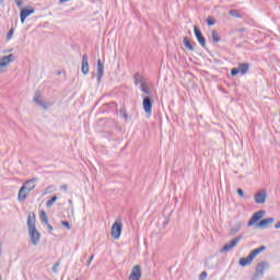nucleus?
Segmentation results:
<instances>
[{"label":"nucleus","instance_id":"obj_1","mask_svg":"<svg viewBox=\"0 0 280 280\" xmlns=\"http://www.w3.org/2000/svg\"><path fill=\"white\" fill-rule=\"evenodd\" d=\"M26 224L32 245L38 246V244H40V232L36 229V214L34 212L28 213Z\"/></svg>","mask_w":280,"mask_h":280},{"label":"nucleus","instance_id":"obj_2","mask_svg":"<svg viewBox=\"0 0 280 280\" xmlns=\"http://www.w3.org/2000/svg\"><path fill=\"white\" fill-rule=\"evenodd\" d=\"M264 250H266V246H260L254 250H252L249 253V255L247 257H243L240 259V266H249V264H253V259H255V257H257V255H259V253H264Z\"/></svg>","mask_w":280,"mask_h":280},{"label":"nucleus","instance_id":"obj_3","mask_svg":"<svg viewBox=\"0 0 280 280\" xmlns=\"http://www.w3.org/2000/svg\"><path fill=\"white\" fill-rule=\"evenodd\" d=\"M15 59H16V58L14 57L13 54H10V55H8V56H3L2 58H0V73H4L5 68H7L10 63L14 62Z\"/></svg>","mask_w":280,"mask_h":280},{"label":"nucleus","instance_id":"obj_4","mask_svg":"<svg viewBox=\"0 0 280 280\" xmlns=\"http://www.w3.org/2000/svg\"><path fill=\"white\" fill-rule=\"evenodd\" d=\"M121 229H124V224L120 221H115L110 232L113 240H119L121 237Z\"/></svg>","mask_w":280,"mask_h":280},{"label":"nucleus","instance_id":"obj_5","mask_svg":"<svg viewBox=\"0 0 280 280\" xmlns=\"http://www.w3.org/2000/svg\"><path fill=\"white\" fill-rule=\"evenodd\" d=\"M152 97L153 96H143L142 108L147 115H152V106L154 104Z\"/></svg>","mask_w":280,"mask_h":280},{"label":"nucleus","instance_id":"obj_6","mask_svg":"<svg viewBox=\"0 0 280 280\" xmlns=\"http://www.w3.org/2000/svg\"><path fill=\"white\" fill-rule=\"evenodd\" d=\"M266 268H268V262H266V261L259 262L256 266V273L254 275L252 280L261 279V277H264V270H266Z\"/></svg>","mask_w":280,"mask_h":280},{"label":"nucleus","instance_id":"obj_7","mask_svg":"<svg viewBox=\"0 0 280 280\" xmlns=\"http://www.w3.org/2000/svg\"><path fill=\"white\" fill-rule=\"evenodd\" d=\"M194 32H195V36L199 43V45L203 48L207 49V39L205 38V36L202 35V32L200 31V28H198V26L194 27Z\"/></svg>","mask_w":280,"mask_h":280},{"label":"nucleus","instance_id":"obj_8","mask_svg":"<svg viewBox=\"0 0 280 280\" xmlns=\"http://www.w3.org/2000/svg\"><path fill=\"white\" fill-rule=\"evenodd\" d=\"M240 240H242V236H237V237L233 238L230 243L225 244L221 248V253H229V250H232V248H235V246H237V244H240Z\"/></svg>","mask_w":280,"mask_h":280},{"label":"nucleus","instance_id":"obj_9","mask_svg":"<svg viewBox=\"0 0 280 280\" xmlns=\"http://www.w3.org/2000/svg\"><path fill=\"white\" fill-rule=\"evenodd\" d=\"M128 280H141V266L136 265L131 269V273L128 278Z\"/></svg>","mask_w":280,"mask_h":280},{"label":"nucleus","instance_id":"obj_10","mask_svg":"<svg viewBox=\"0 0 280 280\" xmlns=\"http://www.w3.org/2000/svg\"><path fill=\"white\" fill-rule=\"evenodd\" d=\"M36 183H38V178L34 177L32 179L26 180L22 187L26 189V191L31 192L34 191V189H36Z\"/></svg>","mask_w":280,"mask_h":280},{"label":"nucleus","instance_id":"obj_11","mask_svg":"<svg viewBox=\"0 0 280 280\" xmlns=\"http://www.w3.org/2000/svg\"><path fill=\"white\" fill-rule=\"evenodd\" d=\"M267 198L268 194H266V190H260L254 196L256 205H264Z\"/></svg>","mask_w":280,"mask_h":280},{"label":"nucleus","instance_id":"obj_12","mask_svg":"<svg viewBox=\"0 0 280 280\" xmlns=\"http://www.w3.org/2000/svg\"><path fill=\"white\" fill-rule=\"evenodd\" d=\"M265 214H266V211L264 210H259L256 213H254L250 220L248 221L247 226H253L255 222H259V220H261V218H264Z\"/></svg>","mask_w":280,"mask_h":280},{"label":"nucleus","instance_id":"obj_13","mask_svg":"<svg viewBox=\"0 0 280 280\" xmlns=\"http://www.w3.org/2000/svg\"><path fill=\"white\" fill-rule=\"evenodd\" d=\"M81 71H82L83 75H89L90 68H89V56L88 55L82 56Z\"/></svg>","mask_w":280,"mask_h":280},{"label":"nucleus","instance_id":"obj_14","mask_svg":"<svg viewBox=\"0 0 280 280\" xmlns=\"http://www.w3.org/2000/svg\"><path fill=\"white\" fill-rule=\"evenodd\" d=\"M34 12H35L34 8L22 9L21 13H20L21 23H25V19H27V16L34 14Z\"/></svg>","mask_w":280,"mask_h":280},{"label":"nucleus","instance_id":"obj_15","mask_svg":"<svg viewBox=\"0 0 280 280\" xmlns=\"http://www.w3.org/2000/svg\"><path fill=\"white\" fill-rule=\"evenodd\" d=\"M96 70H97V82H102V78H104V63L102 62V59L97 60Z\"/></svg>","mask_w":280,"mask_h":280},{"label":"nucleus","instance_id":"obj_16","mask_svg":"<svg viewBox=\"0 0 280 280\" xmlns=\"http://www.w3.org/2000/svg\"><path fill=\"white\" fill-rule=\"evenodd\" d=\"M272 222H275V218L262 219L256 224V226H258V229H268V224H272Z\"/></svg>","mask_w":280,"mask_h":280},{"label":"nucleus","instance_id":"obj_17","mask_svg":"<svg viewBox=\"0 0 280 280\" xmlns=\"http://www.w3.org/2000/svg\"><path fill=\"white\" fill-rule=\"evenodd\" d=\"M27 196H30V191H27L26 188H24V186H22L18 194L19 202H23L27 198Z\"/></svg>","mask_w":280,"mask_h":280},{"label":"nucleus","instance_id":"obj_18","mask_svg":"<svg viewBox=\"0 0 280 280\" xmlns=\"http://www.w3.org/2000/svg\"><path fill=\"white\" fill-rule=\"evenodd\" d=\"M237 69L242 75H246V73H248V69H250V63L248 62L238 63Z\"/></svg>","mask_w":280,"mask_h":280},{"label":"nucleus","instance_id":"obj_19","mask_svg":"<svg viewBox=\"0 0 280 280\" xmlns=\"http://www.w3.org/2000/svg\"><path fill=\"white\" fill-rule=\"evenodd\" d=\"M140 91H142V93H144L147 97H154V95H152V92L150 91V88L148 86V83H142L140 85Z\"/></svg>","mask_w":280,"mask_h":280},{"label":"nucleus","instance_id":"obj_20","mask_svg":"<svg viewBox=\"0 0 280 280\" xmlns=\"http://www.w3.org/2000/svg\"><path fill=\"white\" fill-rule=\"evenodd\" d=\"M34 102L37 103L38 106H40L42 108H48L51 106V104L45 103L40 100V96H38L37 94H35L34 96Z\"/></svg>","mask_w":280,"mask_h":280},{"label":"nucleus","instance_id":"obj_21","mask_svg":"<svg viewBox=\"0 0 280 280\" xmlns=\"http://www.w3.org/2000/svg\"><path fill=\"white\" fill-rule=\"evenodd\" d=\"M133 80H135L136 85L140 84V86H141L142 84H145V80L143 79V77L140 73H136L133 75Z\"/></svg>","mask_w":280,"mask_h":280},{"label":"nucleus","instance_id":"obj_22","mask_svg":"<svg viewBox=\"0 0 280 280\" xmlns=\"http://www.w3.org/2000/svg\"><path fill=\"white\" fill-rule=\"evenodd\" d=\"M229 14L230 16H234V19H242V13L237 9H231Z\"/></svg>","mask_w":280,"mask_h":280},{"label":"nucleus","instance_id":"obj_23","mask_svg":"<svg viewBox=\"0 0 280 280\" xmlns=\"http://www.w3.org/2000/svg\"><path fill=\"white\" fill-rule=\"evenodd\" d=\"M183 43L186 49H189V51H194V45H191V42H189V38L184 37Z\"/></svg>","mask_w":280,"mask_h":280},{"label":"nucleus","instance_id":"obj_24","mask_svg":"<svg viewBox=\"0 0 280 280\" xmlns=\"http://www.w3.org/2000/svg\"><path fill=\"white\" fill-rule=\"evenodd\" d=\"M39 219L44 224H47V222H49V220L47 219V213L45 212V210H42L39 212Z\"/></svg>","mask_w":280,"mask_h":280},{"label":"nucleus","instance_id":"obj_25","mask_svg":"<svg viewBox=\"0 0 280 280\" xmlns=\"http://www.w3.org/2000/svg\"><path fill=\"white\" fill-rule=\"evenodd\" d=\"M211 36H212L213 43H220L221 38H220V35L218 34V31H211Z\"/></svg>","mask_w":280,"mask_h":280},{"label":"nucleus","instance_id":"obj_26","mask_svg":"<svg viewBox=\"0 0 280 280\" xmlns=\"http://www.w3.org/2000/svg\"><path fill=\"white\" fill-rule=\"evenodd\" d=\"M56 200H58V197L52 196V197L46 202L47 209L54 207V202H56Z\"/></svg>","mask_w":280,"mask_h":280},{"label":"nucleus","instance_id":"obj_27","mask_svg":"<svg viewBox=\"0 0 280 280\" xmlns=\"http://www.w3.org/2000/svg\"><path fill=\"white\" fill-rule=\"evenodd\" d=\"M12 36H14V28H11L7 34V40H12Z\"/></svg>","mask_w":280,"mask_h":280},{"label":"nucleus","instance_id":"obj_28","mask_svg":"<svg viewBox=\"0 0 280 280\" xmlns=\"http://www.w3.org/2000/svg\"><path fill=\"white\" fill-rule=\"evenodd\" d=\"M61 225L66 226L68 231H71V224L68 221H61Z\"/></svg>","mask_w":280,"mask_h":280},{"label":"nucleus","instance_id":"obj_29","mask_svg":"<svg viewBox=\"0 0 280 280\" xmlns=\"http://www.w3.org/2000/svg\"><path fill=\"white\" fill-rule=\"evenodd\" d=\"M237 73H240V69H238V68H233V69L231 70V75H232V77L237 75Z\"/></svg>","mask_w":280,"mask_h":280},{"label":"nucleus","instance_id":"obj_30","mask_svg":"<svg viewBox=\"0 0 280 280\" xmlns=\"http://www.w3.org/2000/svg\"><path fill=\"white\" fill-rule=\"evenodd\" d=\"M207 23L208 25H215V20H213V18H208Z\"/></svg>","mask_w":280,"mask_h":280},{"label":"nucleus","instance_id":"obj_31","mask_svg":"<svg viewBox=\"0 0 280 280\" xmlns=\"http://www.w3.org/2000/svg\"><path fill=\"white\" fill-rule=\"evenodd\" d=\"M58 266H60V261H57V262L52 266V272H58Z\"/></svg>","mask_w":280,"mask_h":280},{"label":"nucleus","instance_id":"obj_32","mask_svg":"<svg viewBox=\"0 0 280 280\" xmlns=\"http://www.w3.org/2000/svg\"><path fill=\"white\" fill-rule=\"evenodd\" d=\"M207 279V271H202L199 276V280H206Z\"/></svg>","mask_w":280,"mask_h":280},{"label":"nucleus","instance_id":"obj_33","mask_svg":"<svg viewBox=\"0 0 280 280\" xmlns=\"http://www.w3.org/2000/svg\"><path fill=\"white\" fill-rule=\"evenodd\" d=\"M236 194L241 197V198H244V190L242 188H238L236 190Z\"/></svg>","mask_w":280,"mask_h":280},{"label":"nucleus","instance_id":"obj_34","mask_svg":"<svg viewBox=\"0 0 280 280\" xmlns=\"http://www.w3.org/2000/svg\"><path fill=\"white\" fill-rule=\"evenodd\" d=\"M93 259H95V254H92L90 259L88 260V266H91V261H93Z\"/></svg>","mask_w":280,"mask_h":280},{"label":"nucleus","instance_id":"obj_35","mask_svg":"<svg viewBox=\"0 0 280 280\" xmlns=\"http://www.w3.org/2000/svg\"><path fill=\"white\" fill-rule=\"evenodd\" d=\"M60 189H61V191H67L69 189V187L67 186V184H65V185L60 186Z\"/></svg>","mask_w":280,"mask_h":280},{"label":"nucleus","instance_id":"obj_36","mask_svg":"<svg viewBox=\"0 0 280 280\" xmlns=\"http://www.w3.org/2000/svg\"><path fill=\"white\" fill-rule=\"evenodd\" d=\"M47 225L48 231L51 233L54 231V226L49 224V222L45 223Z\"/></svg>","mask_w":280,"mask_h":280},{"label":"nucleus","instance_id":"obj_37","mask_svg":"<svg viewBox=\"0 0 280 280\" xmlns=\"http://www.w3.org/2000/svg\"><path fill=\"white\" fill-rule=\"evenodd\" d=\"M15 3L18 8H21L23 5V0H15Z\"/></svg>","mask_w":280,"mask_h":280},{"label":"nucleus","instance_id":"obj_38","mask_svg":"<svg viewBox=\"0 0 280 280\" xmlns=\"http://www.w3.org/2000/svg\"><path fill=\"white\" fill-rule=\"evenodd\" d=\"M240 231V225L237 228H232L231 233H237Z\"/></svg>","mask_w":280,"mask_h":280},{"label":"nucleus","instance_id":"obj_39","mask_svg":"<svg viewBox=\"0 0 280 280\" xmlns=\"http://www.w3.org/2000/svg\"><path fill=\"white\" fill-rule=\"evenodd\" d=\"M68 202L71 207H73V200L69 199Z\"/></svg>","mask_w":280,"mask_h":280},{"label":"nucleus","instance_id":"obj_40","mask_svg":"<svg viewBox=\"0 0 280 280\" xmlns=\"http://www.w3.org/2000/svg\"><path fill=\"white\" fill-rule=\"evenodd\" d=\"M275 229H280V221L275 225Z\"/></svg>","mask_w":280,"mask_h":280},{"label":"nucleus","instance_id":"obj_41","mask_svg":"<svg viewBox=\"0 0 280 280\" xmlns=\"http://www.w3.org/2000/svg\"><path fill=\"white\" fill-rule=\"evenodd\" d=\"M67 1H70V0H59V3H67Z\"/></svg>","mask_w":280,"mask_h":280},{"label":"nucleus","instance_id":"obj_42","mask_svg":"<svg viewBox=\"0 0 280 280\" xmlns=\"http://www.w3.org/2000/svg\"><path fill=\"white\" fill-rule=\"evenodd\" d=\"M238 32H246V28H245V27H241V28L238 30Z\"/></svg>","mask_w":280,"mask_h":280},{"label":"nucleus","instance_id":"obj_43","mask_svg":"<svg viewBox=\"0 0 280 280\" xmlns=\"http://www.w3.org/2000/svg\"><path fill=\"white\" fill-rule=\"evenodd\" d=\"M125 119H128V114H124Z\"/></svg>","mask_w":280,"mask_h":280},{"label":"nucleus","instance_id":"obj_44","mask_svg":"<svg viewBox=\"0 0 280 280\" xmlns=\"http://www.w3.org/2000/svg\"><path fill=\"white\" fill-rule=\"evenodd\" d=\"M0 255H1V243H0Z\"/></svg>","mask_w":280,"mask_h":280},{"label":"nucleus","instance_id":"obj_45","mask_svg":"<svg viewBox=\"0 0 280 280\" xmlns=\"http://www.w3.org/2000/svg\"><path fill=\"white\" fill-rule=\"evenodd\" d=\"M60 73H61V72L59 71V72L57 73V75H60Z\"/></svg>","mask_w":280,"mask_h":280},{"label":"nucleus","instance_id":"obj_46","mask_svg":"<svg viewBox=\"0 0 280 280\" xmlns=\"http://www.w3.org/2000/svg\"><path fill=\"white\" fill-rule=\"evenodd\" d=\"M0 3H3V0H0Z\"/></svg>","mask_w":280,"mask_h":280},{"label":"nucleus","instance_id":"obj_47","mask_svg":"<svg viewBox=\"0 0 280 280\" xmlns=\"http://www.w3.org/2000/svg\"><path fill=\"white\" fill-rule=\"evenodd\" d=\"M74 280H80V279L77 278V279H74Z\"/></svg>","mask_w":280,"mask_h":280}]
</instances>
